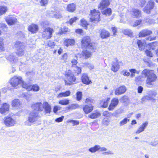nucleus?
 I'll return each mask as SVG.
<instances>
[{
	"mask_svg": "<svg viewBox=\"0 0 158 158\" xmlns=\"http://www.w3.org/2000/svg\"><path fill=\"white\" fill-rule=\"evenodd\" d=\"M32 108L35 111H37L38 113L43 112L46 114H50L51 110V106L46 102L43 103L41 102H37L32 104Z\"/></svg>",
	"mask_w": 158,
	"mask_h": 158,
	"instance_id": "nucleus-1",
	"label": "nucleus"
},
{
	"mask_svg": "<svg viewBox=\"0 0 158 158\" xmlns=\"http://www.w3.org/2000/svg\"><path fill=\"white\" fill-rule=\"evenodd\" d=\"M142 75L145 77H147L146 83L148 85H152L157 78L156 75L152 70L145 69L142 72Z\"/></svg>",
	"mask_w": 158,
	"mask_h": 158,
	"instance_id": "nucleus-2",
	"label": "nucleus"
},
{
	"mask_svg": "<svg viewBox=\"0 0 158 158\" xmlns=\"http://www.w3.org/2000/svg\"><path fill=\"white\" fill-rule=\"evenodd\" d=\"M81 46L85 48H88L95 52L97 48L96 45L91 42L90 38L88 36L84 37L81 41Z\"/></svg>",
	"mask_w": 158,
	"mask_h": 158,
	"instance_id": "nucleus-3",
	"label": "nucleus"
},
{
	"mask_svg": "<svg viewBox=\"0 0 158 158\" xmlns=\"http://www.w3.org/2000/svg\"><path fill=\"white\" fill-rule=\"evenodd\" d=\"M39 117L38 112L35 111L31 112L28 118V119L24 122V124L27 126H31V123L36 121Z\"/></svg>",
	"mask_w": 158,
	"mask_h": 158,
	"instance_id": "nucleus-4",
	"label": "nucleus"
},
{
	"mask_svg": "<svg viewBox=\"0 0 158 158\" xmlns=\"http://www.w3.org/2000/svg\"><path fill=\"white\" fill-rule=\"evenodd\" d=\"M65 77L66 79L65 80V83L66 85H70L75 81V77L70 70H68L66 71Z\"/></svg>",
	"mask_w": 158,
	"mask_h": 158,
	"instance_id": "nucleus-5",
	"label": "nucleus"
},
{
	"mask_svg": "<svg viewBox=\"0 0 158 158\" xmlns=\"http://www.w3.org/2000/svg\"><path fill=\"white\" fill-rule=\"evenodd\" d=\"M100 13L98 11L94 9L90 11V18L91 21L94 23H98L100 19Z\"/></svg>",
	"mask_w": 158,
	"mask_h": 158,
	"instance_id": "nucleus-6",
	"label": "nucleus"
},
{
	"mask_svg": "<svg viewBox=\"0 0 158 158\" xmlns=\"http://www.w3.org/2000/svg\"><path fill=\"white\" fill-rule=\"evenodd\" d=\"M22 80L21 77L15 76L12 78L10 81V82L12 86L15 88H17V86L21 84Z\"/></svg>",
	"mask_w": 158,
	"mask_h": 158,
	"instance_id": "nucleus-7",
	"label": "nucleus"
},
{
	"mask_svg": "<svg viewBox=\"0 0 158 158\" xmlns=\"http://www.w3.org/2000/svg\"><path fill=\"white\" fill-rule=\"evenodd\" d=\"M53 32V29L48 27L45 28L42 34V37L46 40L50 39L52 37Z\"/></svg>",
	"mask_w": 158,
	"mask_h": 158,
	"instance_id": "nucleus-8",
	"label": "nucleus"
},
{
	"mask_svg": "<svg viewBox=\"0 0 158 158\" xmlns=\"http://www.w3.org/2000/svg\"><path fill=\"white\" fill-rule=\"evenodd\" d=\"M155 2L152 0L148 1L146 6L143 8V11L145 12L148 14H149L150 12L152 9L155 5Z\"/></svg>",
	"mask_w": 158,
	"mask_h": 158,
	"instance_id": "nucleus-9",
	"label": "nucleus"
},
{
	"mask_svg": "<svg viewBox=\"0 0 158 158\" xmlns=\"http://www.w3.org/2000/svg\"><path fill=\"white\" fill-rule=\"evenodd\" d=\"M48 16L52 18H54L57 19H60L62 17L61 13L58 10L48 11Z\"/></svg>",
	"mask_w": 158,
	"mask_h": 158,
	"instance_id": "nucleus-10",
	"label": "nucleus"
},
{
	"mask_svg": "<svg viewBox=\"0 0 158 158\" xmlns=\"http://www.w3.org/2000/svg\"><path fill=\"white\" fill-rule=\"evenodd\" d=\"M107 150V149L104 147H101L100 146L98 145H96L94 147L89 149V151L92 153L95 152H96L99 151L100 152H105Z\"/></svg>",
	"mask_w": 158,
	"mask_h": 158,
	"instance_id": "nucleus-11",
	"label": "nucleus"
},
{
	"mask_svg": "<svg viewBox=\"0 0 158 158\" xmlns=\"http://www.w3.org/2000/svg\"><path fill=\"white\" fill-rule=\"evenodd\" d=\"M4 123L7 127L13 126L16 124V120L10 117H7L5 118Z\"/></svg>",
	"mask_w": 158,
	"mask_h": 158,
	"instance_id": "nucleus-12",
	"label": "nucleus"
},
{
	"mask_svg": "<svg viewBox=\"0 0 158 158\" xmlns=\"http://www.w3.org/2000/svg\"><path fill=\"white\" fill-rule=\"evenodd\" d=\"M110 0H102L98 5L99 9L102 10L106 8L107 7L110 5Z\"/></svg>",
	"mask_w": 158,
	"mask_h": 158,
	"instance_id": "nucleus-13",
	"label": "nucleus"
},
{
	"mask_svg": "<svg viewBox=\"0 0 158 158\" xmlns=\"http://www.w3.org/2000/svg\"><path fill=\"white\" fill-rule=\"evenodd\" d=\"M127 90V88L125 85L121 86L117 88L115 91V94L119 95L125 93Z\"/></svg>",
	"mask_w": 158,
	"mask_h": 158,
	"instance_id": "nucleus-14",
	"label": "nucleus"
},
{
	"mask_svg": "<svg viewBox=\"0 0 158 158\" xmlns=\"http://www.w3.org/2000/svg\"><path fill=\"white\" fill-rule=\"evenodd\" d=\"M149 96H146L142 98V101H145V99L152 100L157 94L156 92L155 91H149L148 93Z\"/></svg>",
	"mask_w": 158,
	"mask_h": 158,
	"instance_id": "nucleus-15",
	"label": "nucleus"
},
{
	"mask_svg": "<svg viewBox=\"0 0 158 158\" xmlns=\"http://www.w3.org/2000/svg\"><path fill=\"white\" fill-rule=\"evenodd\" d=\"M118 98H114L111 101V102L109 105L108 109L110 110H113L118 105Z\"/></svg>",
	"mask_w": 158,
	"mask_h": 158,
	"instance_id": "nucleus-16",
	"label": "nucleus"
},
{
	"mask_svg": "<svg viewBox=\"0 0 158 158\" xmlns=\"http://www.w3.org/2000/svg\"><path fill=\"white\" fill-rule=\"evenodd\" d=\"M75 43V40L72 39H68L64 40V46L68 47L69 46L74 45Z\"/></svg>",
	"mask_w": 158,
	"mask_h": 158,
	"instance_id": "nucleus-17",
	"label": "nucleus"
},
{
	"mask_svg": "<svg viewBox=\"0 0 158 158\" xmlns=\"http://www.w3.org/2000/svg\"><path fill=\"white\" fill-rule=\"evenodd\" d=\"M94 106L92 104L85 105L83 108V110L85 113L88 114L92 111L93 109Z\"/></svg>",
	"mask_w": 158,
	"mask_h": 158,
	"instance_id": "nucleus-18",
	"label": "nucleus"
},
{
	"mask_svg": "<svg viewBox=\"0 0 158 158\" xmlns=\"http://www.w3.org/2000/svg\"><path fill=\"white\" fill-rule=\"evenodd\" d=\"M81 80L82 82L86 85H89L92 83V81L89 79L87 74L86 73L83 74L81 77Z\"/></svg>",
	"mask_w": 158,
	"mask_h": 158,
	"instance_id": "nucleus-19",
	"label": "nucleus"
},
{
	"mask_svg": "<svg viewBox=\"0 0 158 158\" xmlns=\"http://www.w3.org/2000/svg\"><path fill=\"white\" fill-rule=\"evenodd\" d=\"M120 68L118 60H116L115 62H113L111 68V70L114 72L118 71Z\"/></svg>",
	"mask_w": 158,
	"mask_h": 158,
	"instance_id": "nucleus-20",
	"label": "nucleus"
},
{
	"mask_svg": "<svg viewBox=\"0 0 158 158\" xmlns=\"http://www.w3.org/2000/svg\"><path fill=\"white\" fill-rule=\"evenodd\" d=\"M28 30L32 33H35L38 31V27L37 25L31 24L28 26Z\"/></svg>",
	"mask_w": 158,
	"mask_h": 158,
	"instance_id": "nucleus-21",
	"label": "nucleus"
},
{
	"mask_svg": "<svg viewBox=\"0 0 158 158\" xmlns=\"http://www.w3.org/2000/svg\"><path fill=\"white\" fill-rule=\"evenodd\" d=\"M16 18L8 16L6 19V22L10 25H13L16 23Z\"/></svg>",
	"mask_w": 158,
	"mask_h": 158,
	"instance_id": "nucleus-22",
	"label": "nucleus"
},
{
	"mask_svg": "<svg viewBox=\"0 0 158 158\" xmlns=\"http://www.w3.org/2000/svg\"><path fill=\"white\" fill-rule=\"evenodd\" d=\"M152 33L151 31L148 29H145L141 31L139 33V37H144Z\"/></svg>",
	"mask_w": 158,
	"mask_h": 158,
	"instance_id": "nucleus-23",
	"label": "nucleus"
},
{
	"mask_svg": "<svg viewBox=\"0 0 158 158\" xmlns=\"http://www.w3.org/2000/svg\"><path fill=\"white\" fill-rule=\"evenodd\" d=\"M12 106L17 108H20L21 107V103L19 99H15L12 102Z\"/></svg>",
	"mask_w": 158,
	"mask_h": 158,
	"instance_id": "nucleus-24",
	"label": "nucleus"
},
{
	"mask_svg": "<svg viewBox=\"0 0 158 158\" xmlns=\"http://www.w3.org/2000/svg\"><path fill=\"white\" fill-rule=\"evenodd\" d=\"M9 106L8 104L5 103L0 109V112L2 114H4L9 109Z\"/></svg>",
	"mask_w": 158,
	"mask_h": 158,
	"instance_id": "nucleus-25",
	"label": "nucleus"
},
{
	"mask_svg": "<svg viewBox=\"0 0 158 158\" xmlns=\"http://www.w3.org/2000/svg\"><path fill=\"white\" fill-rule=\"evenodd\" d=\"M110 33L106 30L102 29L101 31V37L102 39L106 38L109 37Z\"/></svg>",
	"mask_w": 158,
	"mask_h": 158,
	"instance_id": "nucleus-26",
	"label": "nucleus"
},
{
	"mask_svg": "<svg viewBox=\"0 0 158 158\" xmlns=\"http://www.w3.org/2000/svg\"><path fill=\"white\" fill-rule=\"evenodd\" d=\"M66 10L70 12H73L76 10V6L73 3L68 4L66 8Z\"/></svg>",
	"mask_w": 158,
	"mask_h": 158,
	"instance_id": "nucleus-27",
	"label": "nucleus"
},
{
	"mask_svg": "<svg viewBox=\"0 0 158 158\" xmlns=\"http://www.w3.org/2000/svg\"><path fill=\"white\" fill-rule=\"evenodd\" d=\"M110 98L107 97L105 99L102 100L101 102V106L103 108L106 107L108 106V102L110 101Z\"/></svg>",
	"mask_w": 158,
	"mask_h": 158,
	"instance_id": "nucleus-28",
	"label": "nucleus"
},
{
	"mask_svg": "<svg viewBox=\"0 0 158 158\" xmlns=\"http://www.w3.org/2000/svg\"><path fill=\"white\" fill-rule=\"evenodd\" d=\"M6 58L12 63L15 62L17 60V57L14 56L12 54H10L9 55H7L6 56Z\"/></svg>",
	"mask_w": 158,
	"mask_h": 158,
	"instance_id": "nucleus-29",
	"label": "nucleus"
},
{
	"mask_svg": "<svg viewBox=\"0 0 158 158\" xmlns=\"http://www.w3.org/2000/svg\"><path fill=\"white\" fill-rule=\"evenodd\" d=\"M71 94V92L70 91L68 90L65 91L60 93L57 96L58 98H60L63 97H66L70 96Z\"/></svg>",
	"mask_w": 158,
	"mask_h": 158,
	"instance_id": "nucleus-30",
	"label": "nucleus"
},
{
	"mask_svg": "<svg viewBox=\"0 0 158 158\" xmlns=\"http://www.w3.org/2000/svg\"><path fill=\"white\" fill-rule=\"evenodd\" d=\"M24 48H19L16 50L15 53L16 55L19 56H22L24 54Z\"/></svg>",
	"mask_w": 158,
	"mask_h": 158,
	"instance_id": "nucleus-31",
	"label": "nucleus"
},
{
	"mask_svg": "<svg viewBox=\"0 0 158 158\" xmlns=\"http://www.w3.org/2000/svg\"><path fill=\"white\" fill-rule=\"evenodd\" d=\"M40 89L39 86L37 84L33 85H31V88L28 89V91H33L34 92L38 91Z\"/></svg>",
	"mask_w": 158,
	"mask_h": 158,
	"instance_id": "nucleus-32",
	"label": "nucleus"
},
{
	"mask_svg": "<svg viewBox=\"0 0 158 158\" xmlns=\"http://www.w3.org/2000/svg\"><path fill=\"white\" fill-rule=\"evenodd\" d=\"M25 44L24 43L21 42L20 41H17L15 43L14 46L15 48L17 49L19 48H24Z\"/></svg>",
	"mask_w": 158,
	"mask_h": 158,
	"instance_id": "nucleus-33",
	"label": "nucleus"
},
{
	"mask_svg": "<svg viewBox=\"0 0 158 158\" xmlns=\"http://www.w3.org/2000/svg\"><path fill=\"white\" fill-rule=\"evenodd\" d=\"M82 56L84 57V58L86 59L92 56L91 52L90 51L87 50L83 51L82 52Z\"/></svg>",
	"mask_w": 158,
	"mask_h": 158,
	"instance_id": "nucleus-34",
	"label": "nucleus"
},
{
	"mask_svg": "<svg viewBox=\"0 0 158 158\" xmlns=\"http://www.w3.org/2000/svg\"><path fill=\"white\" fill-rule=\"evenodd\" d=\"M72 68L74 71V73L75 75H78L81 73V69L77 65L73 66Z\"/></svg>",
	"mask_w": 158,
	"mask_h": 158,
	"instance_id": "nucleus-35",
	"label": "nucleus"
},
{
	"mask_svg": "<svg viewBox=\"0 0 158 158\" xmlns=\"http://www.w3.org/2000/svg\"><path fill=\"white\" fill-rule=\"evenodd\" d=\"M100 115V114L98 111H94L88 115V117L92 119L97 118Z\"/></svg>",
	"mask_w": 158,
	"mask_h": 158,
	"instance_id": "nucleus-36",
	"label": "nucleus"
},
{
	"mask_svg": "<svg viewBox=\"0 0 158 158\" xmlns=\"http://www.w3.org/2000/svg\"><path fill=\"white\" fill-rule=\"evenodd\" d=\"M131 14L133 18H137L138 17V10L136 9H133Z\"/></svg>",
	"mask_w": 158,
	"mask_h": 158,
	"instance_id": "nucleus-37",
	"label": "nucleus"
},
{
	"mask_svg": "<svg viewBox=\"0 0 158 158\" xmlns=\"http://www.w3.org/2000/svg\"><path fill=\"white\" fill-rule=\"evenodd\" d=\"M148 124V122H145L141 125L139 128V133L143 131Z\"/></svg>",
	"mask_w": 158,
	"mask_h": 158,
	"instance_id": "nucleus-38",
	"label": "nucleus"
},
{
	"mask_svg": "<svg viewBox=\"0 0 158 158\" xmlns=\"http://www.w3.org/2000/svg\"><path fill=\"white\" fill-rule=\"evenodd\" d=\"M102 14L106 16H110L112 14V10L110 8H108L102 11Z\"/></svg>",
	"mask_w": 158,
	"mask_h": 158,
	"instance_id": "nucleus-39",
	"label": "nucleus"
},
{
	"mask_svg": "<svg viewBox=\"0 0 158 158\" xmlns=\"http://www.w3.org/2000/svg\"><path fill=\"white\" fill-rule=\"evenodd\" d=\"M87 21L84 19H82L81 20L80 25L85 27V29H87V26L88 25Z\"/></svg>",
	"mask_w": 158,
	"mask_h": 158,
	"instance_id": "nucleus-40",
	"label": "nucleus"
},
{
	"mask_svg": "<svg viewBox=\"0 0 158 158\" xmlns=\"http://www.w3.org/2000/svg\"><path fill=\"white\" fill-rule=\"evenodd\" d=\"M69 103V100L68 99H64L59 102V104L63 105H66Z\"/></svg>",
	"mask_w": 158,
	"mask_h": 158,
	"instance_id": "nucleus-41",
	"label": "nucleus"
},
{
	"mask_svg": "<svg viewBox=\"0 0 158 158\" xmlns=\"http://www.w3.org/2000/svg\"><path fill=\"white\" fill-rule=\"evenodd\" d=\"M123 33L125 35H128L130 37L133 36V34L131 31L129 29H124L123 31Z\"/></svg>",
	"mask_w": 158,
	"mask_h": 158,
	"instance_id": "nucleus-42",
	"label": "nucleus"
},
{
	"mask_svg": "<svg viewBox=\"0 0 158 158\" xmlns=\"http://www.w3.org/2000/svg\"><path fill=\"white\" fill-rule=\"evenodd\" d=\"M79 107V105L78 104H72L69 105L68 108L69 110H72L78 108Z\"/></svg>",
	"mask_w": 158,
	"mask_h": 158,
	"instance_id": "nucleus-43",
	"label": "nucleus"
},
{
	"mask_svg": "<svg viewBox=\"0 0 158 158\" xmlns=\"http://www.w3.org/2000/svg\"><path fill=\"white\" fill-rule=\"evenodd\" d=\"M8 9L7 7L3 6L0 7V15L5 13L7 11Z\"/></svg>",
	"mask_w": 158,
	"mask_h": 158,
	"instance_id": "nucleus-44",
	"label": "nucleus"
},
{
	"mask_svg": "<svg viewBox=\"0 0 158 158\" xmlns=\"http://www.w3.org/2000/svg\"><path fill=\"white\" fill-rule=\"evenodd\" d=\"M21 84V85L23 88L26 89L28 91V88H31V85L30 84H27L26 83L24 82L23 81Z\"/></svg>",
	"mask_w": 158,
	"mask_h": 158,
	"instance_id": "nucleus-45",
	"label": "nucleus"
},
{
	"mask_svg": "<svg viewBox=\"0 0 158 158\" xmlns=\"http://www.w3.org/2000/svg\"><path fill=\"white\" fill-rule=\"evenodd\" d=\"M68 55L67 53H64L61 56L60 60L64 62H66L68 59Z\"/></svg>",
	"mask_w": 158,
	"mask_h": 158,
	"instance_id": "nucleus-46",
	"label": "nucleus"
},
{
	"mask_svg": "<svg viewBox=\"0 0 158 158\" xmlns=\"http://www.w3.org/2000/svg\"><path fill=\"white\" fill-rule=\"evenodd\" d=\"M31 94H28L27 93H24L22 94L21 97L25 98L27 100L29 101L30 99Z\"/></svg>",
	"mask_w": 158,
	"mask_h": 158,
	"instance_id": "nucleus-47",
	"label": "nucleus"
},
{
	"mask_svg": "<svg viewBox=\"0 0 158 158\" xmlns=\"http://www.w3.org/2000/svg\"><path fill=\"white\" fill-rule=\"evenodd\" d=\"M4 44L2 38H0V50L2 51H4L5 50Z\"/></svg>",
	"mask_w": 158,
	"mask_h": 158,
	"instance_id": "nucleus-48",
	"label": "nucleus"
},
{
	"mask_svg": "<svg viewBox=\"0 0 158 158\" xmlns=\"http://www.w3.org/2000/svg\"><path fill=\"white\" fill-rule=\"evenodd\" d=\"M68 123H71L73 124V126H74L76 125H78L79 124V121L78 120H69L67 121Z\"/></svg>",
	"mask_w": 158,
	"mask_h": 158,
	"instance_id": "nucleus-49",
	"label": "nucleus"
},
{
	"mask_svg": "<svg viewBox=\"0 0 158 158\" xmlns=\"http://www.w3.org/2000/svg\"><path fill=\"white\" fill-rule=\"evenodd\" d=\"M103 115L106 117H111L113 116V114L111 112H109L107 111H106L103 112Z\"/></svg>",
	"mask_w": 158,
	"mask_h": 158,
	"instance_id": "nucleus-50",
	"label": "nucleus"
},
{
	"mask_svg": "<svg viewBox=\"0 0 158 158\" xmlns=\"http://www.w3.org/2000/svg\"><path fill=\"white\" fill-rule=\"evenodd\" d=\"M55 43L52 41H49L47 43V45L51 48H53L55 45Z\"/></svg>",
	"mask_w": 158,
	"mask_h": 158,
	"instance_id": "nucleus-51",
	"label": "nucleus"
},
{
	"mask_svg": "<svg viewBox=\"0 0 158 158\" xmlns=\"http://www.w3.org/2000/svg\"><path fill=\"white\" fill-rule=\"evenodd\" d=\"M77 100V101L80 100L82 97V93L80 91H78L76 93Z\"/></svg>",
	"mask_w": 158,
	"mask_h": 158,
	"instance_id": "nucleus-52",
	"label": "nucleus"
},
{
	"mask_svg": "<svg viewBox=\"0 0 158 158\" xmlns=\"http://www.w3.org/2000/svg\"><path fill=\"white\" fill-rule=\"evenodd\" d=\"M129 121V119L127 118H125L120 122V126L124 125L126 124L127 122Z\"/></svg>",
	"mask_w": 158,
	"mask_h": 158,
	"instance_id": "nucleus-53",
	"label": "nucleus"
},
{
	"mask_svg": "<svg viewBox=\"0 0 158 158\" xmlns=\"http://www.w3.org/2000/svg\"><path fill=\"white\" fill-rule=\"evenodd\" d=\"M139 49L142 50L145 48V44L144 43L142 44L141 41L139 40Z\"/></svg>",
	"mask_w": 158,
	"mask_h": 158,
	"instance_id": "nucleus-54",
	"label": "nucleus"
},
{
	"mask_svg": "<svg viewBox=\"0 0 158 158\" xmlns=\"http://www.w3.org/2000/svg\"><path fill=\"white\" fill-rule=\"evenodd\" d=\"M94 102V100L90 98H87L85 100V103L89 104V105L91 104L92 103H93Z\"/></svg>",
	"mask_w": 158,
	"mask_h": 158,
	"instance_id": "nucleus-55",
	"label": "nucleus"
},
{
	"mask_svg": "<svg viewBox=\"0 0 158 158\" xmlns=\"http://www.w3.org/2000/svg\"><path fill=\"white\" fill-rule=\"evenodd\" d=\"M78 19L77 17H75L72 18L70 19L69 23L71 25H72L74 22H75Z\"/></svg>",
	"mask_w": 158,
	"mask_h": 158,
	"instance_id": "nucleus-56",
	"label": "nucleus"
},
{
	"mask_svg": "<svg viewBox=\"0 0 158 158\" xmlns=\"http://www.w3.org/2000/svg\"><path fill=\"white\" fill-rule=\"evenodd\" d=\"M121 74L126 76H129L130 75V73L128 72L126 70H123L121 72Z\"/></svg>",
	"mask_w": 158,
	"mask_h": 158,
	"instance_id": "nucleus-57",
	"label": "nucleus"
},
{
	"mask_svg": "<svg viewBox=\"0 0 158 158\" xmlns=\"http://www.w3.org/2000/svg\"><path fill=\"white\" fill-rule=\"evenodd\" d=\"M129 71L131 73V77H133L135 76V74L137 73V71L135 69H130Z\"/></svg>",
	"mask_w": 158,
	"mask_h": 158,
	"instance_id": "nucleus-58",
	"label": "nucleus"
},
{
	"mask_svg": "<svg viewBox=\"0 0 158 158\" xmlns=\"http://www.w3.org/2000/svg\"><path fill=\"white\" fill-rule=\"evenodd\" d=\"M103 123L106 126H107L109 123V121L108 118H104L103 120Z\"/></svg>",
	"mask_w": 158,
	"mask_h": 158,
	"instance_id": "nucleus-59",
	"label": "nucleus"
},
{
	"mask_svg": "<svg viewBox=\"0 0 158 158\" xmlns=\"http://www.w3.org/2000/svg\"><path fill=\"white\" fill-rule=\"evenodd\" d=\"M62 32L59 35H61L63 33L65 32H67L69 31L68 28L66 27H64L63 28H62L61 29Z\"/></svg>",
	"mask_w": 158,
	"mask_h": 158,
	"instance_id": "nucleus-60",
	"label": "nucleus"
},
{
	"mask_svg": "<svg viewBox=\"0 0 158 158\" xmlns=\"http://www.w3.org/2000/svg\"><path fill=\"white\" fill-rule=\"evenodd\" d=\"M146 2V1L145 0H139V5L141 7H143L145 5Z\"/></svg>",
	"mask_w": 158,
	"mask_h": 158,
	"instance_id": "nucleus-61",
	"label": "nucleus"
},
{
	"mask_svg": "<svg viewBox=\"0 0 158 158\" xmlns=\"http://www.w3.org/2000/svg\"><path fill=\"white\" fill-rule=\"evenodd\" d=\"M128 99V98L127 96H124L121 98L120 100L123 102H125L127 101Z\"/></svg>",
	"mask_w": 158,
	"mask_h": 158,
	"instance_id": "nucleus-62",
	"label": "nucleus"
},
{
	"mask_svg": "<svg viewBox=\"0 0 158 158\" xmlns=\"http://www.w3.org/2000/svg\"><path fill=\"white\" fill-rule=\"evenodd\" d=\"M145 52L147 56H148L149 57H152L153 55L151 51H149L148 50L146 49V50Z\"/></svg>",
	"mask_w": 158,
	"mask_h": 158,
	"instance_id": "nucleus-63",
	"label": "nucleus"
},
{
	"mask_svg": "<svg viewBox=\"0 0 158 158\" xmlns=\"http://www.w3.org/2000/svg\"><path fill=\"white\" fill-rule=\"evenodd\" d=\"M40 3L42 5L45 6L46 5L48 2V0H40Z\"/></svg>",
	"mask_w": 158,
	"mask_h": 158,
	"instance_id": "nucleus-64",
	"label": "nucleus"
}]
</instances>
